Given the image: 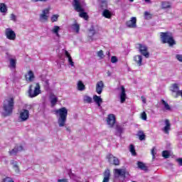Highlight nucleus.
<instances>
[{
	"label": "nucleus",
	"instance_id": "nucleus-1",
	"mask_svg": "<svg viewBox=\"0 0 182 182\" xmlns=\"http://www.w3.org/2000/svg\"><path fill=\"white\" fill-rule=\"evenodd\" d=\"M15 109V97L13 96L6 98L3 102L4 117L11 116Z\"/></svg>",
	"mask_w": 182,
	"mask_h": 182
},
{
	"label": "nucleus",
	"instance_id": "nucleus-2",
	"mask_svg": "<svg viewBox=\"0 0 182 182\" xmlns=\"http://www.w3.org/2000/svg\"><path fill=\"white\" fill-rule=\"evenodd\" d=\"M56 116H58V123L59 127H64L68 120V109L65 107L55 110Z\"/></svg>",
	"mask_w": 182,
	"mask_h": 182
},
{
	"label": "nucleus",
	"instance_id": "nucleus-3",
	"mask_svg": "<svg viewBox=\"0 0 182 182\" xmlns=\"http://www.w3.org/2000/svg\"><path fill=\"white\" fill-rule=\"evenodd\" d=\"M160 39L161 43H168L170 48H173V46L177 43L174 39V36H173V33L171 32H161Z\"/></svg>",
	"mask_w": 182,
	"mask_h": 182
},
{
	"label": "nucleus",
	"instance_id": "nucleus-4",
	"mask_svg": "<svg viewBox=\"0 0 182 182\" xmlns=\"http://www.w3.org/2000/svg\"><path fill=\"white\" fill-rule=\"evenodd\" d=\"M73 5L75 11H76V12H80V18H82L85 21L89 19V15H87V13L85 12V9L82 7V4H80V1H79V0H74Z\"/></svg>",
	"mask_w": 182,
	"mask_h": 182
},
{
	"label": "nucleus",
	"instance_id": "nucleus-5",
	"mask_svg": "<svg viewBox=\"0 0 182 182\" xmlns=\"http://www.w3.org/2000/svg\"><path fill=\"white\" fill-rule=\"evenodd\" d=\"M42 93V91L41 90V85L39 82L36 83V86L33 90V85H30L28 87V94L29 97L33 98L36 97V96H39Z\"/></svg>",
	"mask_w": 182,
	"mask_h": 182
},
{
	"label": "nucleus",
	"instance_id": "nucleus-6",
	"mask_svg": "<svg viewBox=\"0 0 182 182\" xmlns=\"http://www.w3.org/2000/svg\"><path fill=\"white\" fill-rule=\"evenodd\" d=\"M136 49H139V51L143 56L145 58H149L150 53H149V48L146 47V45L141 43L136 44Z\"/></svg>",
	"mask_w": 182,
	"mask_h": 182
},
{
	"label": "nucleus",
	"instance_id": "nucleus-7",
	"mask_svg": "<svg viewBox=\"0 0 182 182\" xmlns=\"http://www.w3.org/2000/svg\"><path fill=\"white\" fill-rule=\"evenodd\" d=\"M5 36L9 41H15L16 39V33L10 28H6Z\"/></svg>",
	"mask_w": 182,
	"mask_h": 182
},
{
	"label": "nucleus",
	"instance_id": "nucleus-8",
	"mask_svg": "<svg viewBox=\"0 0 182 182\" xmlns=\"http://www.w3.org/2000/svg\"><path fill=\"white\" fill-rule=\"evenodd\" d=\"M126 26L133 29L137 28V18L131 17L130 20L126 22Z\"/></svg>",
	"mask_w": 182,
	"mask_h": 182
},
{
	"label": "nucleus",
	"instance_id": "nucleus-9",
	"mask_svg": "<svg viewBox=\"0 0 182 182\" xmlns=\"http://www.w3.org/2000/svg\"><path fill=\"white\" fill-rule=\"evenodd\" d=\"M19 119L21 122H26L29 119V110L23 109L20 112Z\"/></svg>",
	"mask_w": 182,
	"mask_h": 182
},
{
	"label": "nucleus",
	"instance_id": "nucleus-10",
	"mask_svg": "<svg viewBox=\"0 0 182 182\" xmlns=\"http://www.w3.org/2000/svg\"><path fill=\"white\" fill-rule=\"evenodd\" d=\"M107 159L109 161V163H112L114 166H119L120 165V161H119V159L116 156H113L112 154H109L107 156Z\"/></svg>",
	"mask_w": 182,
	"mask_h": 182
},
{
	"label": "nucleus",
	"instance_id": "nucleus-11",
	"mask_svg": "<svg viewBox=\"0 0 182 182\" xmlns=\"http://www.w3.org/2000/svg\"><path fill=\"white\" fill-rule=\"evenodd\" d=\"M106 120L108 126L113 127L116 123V117L113 114H109Z\"/></svg>",
	"mask_w": 182,
	"mask_h": 182
},
{
	"label": "nucleus",
	"instance_id": "nucleus-12",
	"mask_svg": "<svg viewBox=\"0 0 182 182\" xmlns=\"http://www.w3.org/2000/svg\"><path fill=\"white\" fill-rule=\"evenodd\" d=\"M105 88V83L103 81H98L96 84L95 91L98 95H102L103 89Z\"/></svg>",
	"mask_w": 182,
	"mask_h": 182
},
{
	"label": "nucleus",
	"instance_id": "nucleus-13",
	"mask_svg": "<svg viewBox=\"0 0 182 182\" xmlns=\"http://www.w3.org/2000/svg\"><path fill=\"white\" fill-rule=\"evenodd\" d=\"M114 174L115 177L116 176H120L121 177H123V178H126V174H129V172H127L126 169L115 168L114 170Z\"/></svg>",
	"mask_w": 182,
	"mask_h": 182
},
{
	"label": "nucleus",
	"instance_id": "nucleus-14",
	"mask_svg": "<svg viewBox=\"0 0 182 182\" xmlns=\"http://www.w3.org/2000/svg\"><path fill=\"white\" fill-rule=\"evenodd\" d=\"M23 150V146H22V145H20V146L16 145L14 147V149L9 151V154L10 156H16L18 151H22Z\"/></svg>",
	"mask_w": 182,
	"mask_h": 182
},
{
	"label": "nucleus",
	"instance_id": "nucleus-15",
	"mask_svg": "<svg viewBox=\"0 0 182 182\" xmlns=\"http://www.w3.org/2000/svg\"><path fill=\"white\" fill-rule=\"evenodd\" d=\"M119 97H120V103H124V102H126V97H127L126 88H124V85L121 86V93L119 95Z\"/></svg>",
	"mask_w": 182,
	"mask_h": 182
},
{
	"label": "nucleus",
	"instance_id": "nucleus-16",
	"mask_svg": "<svg viewBox=\"0 0 182 182\" xmlns=\"http://www.w3.org/2000/svg\"><path fill=\"white\" fill-rule=\"evenodd\" d=\"M25 77L26 82H33V80H35V74L33 73V71L29 70L28 73L26 74Z\"/></svg>",
	"mask_w": 182,
	"mask_h": 182
},
{
	"label": "nucleus",
	"instance_id": "nucleus-17",
	"mask_svg": "<svg viewBox=\"0 0 182 182\" xmlns=\"http://www.w3.org/2000/svg\"><path fill=\"white\" fill-rule=\"evenodd\" d=\"M71 28L75 33H79L80 32V24L77 21H75L74 23L71 25Z\"/></svg>",
	"mask_w": 182,
	"mask_h": 182
},
{
	"label": "nucleus",
	"instance_id": "nucleus-18",
	"mask_svg": "<svg viewBox=\"0 0 182 182\" xmlns=\"http://www.w3.org/2000/svg\"><path fill=\"white\" fill-rule=\"evenodd\" d=\"M104 178L102 182H109L110 181V170L109 168L105 169L103 173Z\"/></svg>",
	"mask_w": 182,
	"mask_h": 182
},
{
	"label": "nucleus",
	"instance_id": "nucleus-19",
	"mask_svg": "<svg viewBox=\"0 0 182 182\" xmlns=\"http://www.w3.org/2000/svg\"><path fill=\"white\" fill-rule=\"evenodd\" d=\"M161 9H171V2L164 1L161 3Z\"/></svg>",
	"mask_w": 182,
	"mask_h": 182
},
{
	"label": "nucleus",
	"instance_id": "nucleus-20",
	"mask_svg": "<svg viewBox=\"0 0 182 182\" xmlns=\"http://www.w3.org/2000/svg\"><path fill=\"white\" fill-rule=\"evenodd\" d=\"M165 124L166 126L164 127L163 131L166 134H168L170 133V127L171 126V124H170V121L168 119H166Z\"/></svg>",
	"mask_w": 182,
	"mask_h": 182
},
{
	"label": "nucleus",
	"instance_id": "nucleus-21",
	"mask_svg": "<svg viewBox=\"0 0 182 182\" xmlns=\"http://www.w3.org/2000/svg\"><path fill=\"white\" fill-rule=\"evenodd\" d=\"M50 9L43 10V13L40 15V19L48 21V14H49Z\"/></svg>",
	"mask_w": 182,
	"mask_h": 182
},
{
	"label": "nucleus",
	"instance_id": "nucleus-22",
	"mask_svg": "<svg viewBox=\"0 0 182 182\" xmlns=\"http://www.w3.org/2000/svg\"><path fill=\"white\" fill-rule=\"evenodd\" d=\"M134 60L136 62L138 66H141L143 65V58L140 55H136L134 57Z\"/></svg>",
	"mask_w": 182,
	"mask_h": 182
},
{
	"label": "nucleus",
	"instance_id": "nucleus-23",
	"mask_svg": "<svg viewBox=\"0 0 182 182\" xmlns=\"http://www.w3.org/2000/svg\"><path fill=\"white\" fill-rule=\"evenodd\" d=\"M93 100L97 103V106L100 107V103H102L103 100H102V97L97 96V95H94L93 96Z\"/></svg>",
	"mask_w": 182,
	"mask_h": 182
},
{
	"label": "nucleus",
	"instance_id": "nucleus-24",
	"mask_svg": "<svg viewBox=\"0 0 182 182\" xmlns=\"http://www.w3.org/2000/svg\"><path fill=\"white\" fill-rule=\"evenodd\" d=\"M136 136H138L141 141H143V140H146V134H144V132L141 130L138 131Z\"/></svg>",
	"mask_w": 182,
	"mask_h": 182
},
{
	"label": "nucleus",
	"instance_id": "nucleus-25",
	"mask_svg": "<svg viewBox=\"0 0 182 182\" xmlns=\"http://www.w3.org/2000/svg\"><path fill=\"white\" fill-rule=\"evenodd\" d=\"M138 168H140V170H143L144 171H147L148 168L146 164L141 161L137 162Z\"/></svg>",
	"mask_w": 182,
	"mask_h": 182
},
{
	"label": "nucleus",
	"instance_id": "nucleus-26",
	"mask_svg": "<svg viewBox=\"0 0 182 182\" xmlns=\"http://www.w3.org/2000/svg\"><path fill=\"white\" fill-rule=\"evenodd\" d=\"M102 15L107 19H110V18H112V13L107 9L103 11Z\"/></svg>",
	"mask_w": 182,
	"mask_h": 182
},
{
	"label": "nucleus",
	"instance_id": "nucleus-27",
	"mask_svg": "<svg viewBox=\"0 0 182 182\" xmlns=\"http://www.w3.org/2000/svg\"><path fill=\"white\" fill-rule=\"evenodd\" d=\"M8 11V7H6V4L4 3H0V12L2 14H5Z\"/></svg>",
	"mask_w": 182,
	"mask_h": 182
},
{
	"label": "nucleus",
	"instance_id": "nucleus-28",
	"mask_svg": "<svg viewBox=\"0 0 182 182\" xmlns=\"http://www.w3.org/2000/svg\"><path fill=\"white\" fill-rule=\"evenodd\" d=\"M59 31H60V27H59V26H55L52 29L51 32H53V33H55V35H56V36L59 38Z\"/></svg>",
	"mask_w": 182,
	"mask_h": 182
},
{
	"label": "nucleus",
	"instance_id": "nucleus-29",
	"mask_svg": "<svg viewBox=\"0 0 182 182\" xmlns=\"http://www.w3.org/2000/svg\"><path fill=\"white\" fill-rule=\"evenodd\" d=\"M50 103H51V107H54L55 106H56V104L58 103V98L56 97V96L53 95L50 97Z\"/></svg>",
	"mask_w": 182,
	"mask_h": 182
},
{
	"label": "nucleus",
	"instance_id": "nucleus-30",
	"mask_svg": "<svg viewBox=\"0 0 182 182\" xmlns=\"http://www.w3.org/2000/svg\"><path fill=\"white\" fill-rule=\"evenodd\" d=\"M161 102L164 106V109L166 110H168V112L171 110V107H170V105H168V103H167V102H166L164 100H161Z\"/></svg>",
	"mask_w": 182,
	"mask_h": 182
},
{
	"label": "nucleus",
	"instance_id": "nucleus-31",
	"mask_svg": "<svg viewBox=\"0 0 182 182\" xmlns=\"http://www.w3.org/2000/svg\"><path fill=\"white\" fill-rule=\"evenodd\" d=\"M9 62H10V68L15 69L16 68V59L10 58Z\"/></svg>",
	"mask_w": 182,
	"mask_h": 182
},
{
	"label": "nucleus",
	"instance_id": "nucleus-32",
	"mask_svg": "<svg viewBox=\"0 0 182 182\" xmlns=\"http://www.w3.org/2000/svg\"><path fill=\"white\" fill-rule=\"evenodd\" d=\"M96 35V31L95 30V27L92 26L90 29L89 30L88 36L90 38H92Z\"/></svg>",
	"mask_w": 182,
	"mask_h": 182
},
{
	"label": "nucleus",
	"instance_id": "nucleus-33",
	"mask_svg": "<svg viewBox=\"0 0 182 182\" xmlns=\"http://www.w3.org/2000/svg\"><path fill=\"white\" fill-rule=\"evenodd\" d=\"M77 89L78 90H85V84L82 81H79L77 83Z\"/></svg>",
	"mask_w": 182,
	"mask_h": 182
},
{
	"label": "nucleus",
	"instance_id": "nucleus-34",
	"mask_svg": "<svg viewBox=\"0 0 182 182\" xmlns=\"http://www.w3.org/2000/svg\"><path fill=\"white\" fill-rule=\"evenodd\" d=\"M152 17H153V15H151V14H150L149 11L144 12V19H146V20L151 19Z\"/></svg>",
	"mask_w": 182,
	"mask_h": 182
},
{
	"label": "nucleus",
	"instance_id": "nucleus-35",
	"mask_svg": "<svg viewBox=\"0 0 182 182\" xmlns=\"http://www.w3.org/2000/svg\"><path fill=\"white\" fill-rule=\"evenodd\" d=\"M129 151L132 153V156H136L137 154V153H136V149H134V145L133 144L130 145Z\"/></svg>",
	"mask_w": 182,
	"mask_h": 182
},
{
	"label": "nucleus",
	"instance_id": "nucleus-36",
	"mask_svg": "<svg viewBox=\"0 0 182 182\" xmlns=\"http://www.w3.org/2000/svg\"><path fill=\"white\" fill-rule=\"evenodd\" d=\"M84 102L85 103H92V97H89L87 95H85L84 97Z\"/></svg>",
	"mask_w": 182,
	"mask_h": 182
},
{
	"label": "nucleus",
	"instance_id": "nucleus-37",
	"mask_svg": "<svg viewBox=\"0 0 182 182\" xmlns=\"http://www.w3.org/2000/svg\"><path fill=\"white\" fill-rule=\"evenodd\" d=\"M59 18V15L54 14L51 17V22H58V19Z\"/></svg>",
	"mask_w": 182,
	"mask_h": 182
},
{
	"label": "nucleus",
	"instance_id": "nucleus-38",
	"mask_svg": "<svg viewBox=\"0 0 182 182\" xmlns=\"http://www.w3.org/2000/svg\"><path fill=\"white\" fill-rule=\"evenodd\" d=\"M162 156L164 157V159H168V157H170V153L168 151H163Z\"/></svg>",
	"mask_w": 182,
	"mask_h": 182
},
{
	"label": "nucleus",
	"instance_id": "nucleus-39",
	"mask_svg": "<svg viewBox=\"0 0 182 182\" xmlns=\"http://www.w3.org/2000/svg\"><path fill=\"white\" fill-rule=\"evenodd\" d=\"M13 168H14L16 173H19V166L16 162H13Z\"/></svg>",
	"mask_w": 182,
	"mask_h": 182
},
{
	"label": "nucleus",
	"instance_id": "nucleus-40",
	"mask_svg": "<svg viewBox=\"0 0 182 182\" xmlns=\"http://www.w3.org/2000/svg\"><path fill=\"white\" fill-rule=\"evenodd\" d=\"M151 154L152 156V159H156V155L157 154V152L156 151V147H153L151 151Z\"/></svg>",
	"mask_w": 182,
	"mask_h": 182
},
{
	"label": "nucleus",
	"instance_id": "nucleus-41",
	"mask_svg": "<svg viewBox=\"0 0 182 182\" xmlns=\"http://www.w3.org/2000/svg\"><path fill=\"white\" fill-rule=\"evenodd\" d=\"M2 182H15L14 181V179L11 177H6L3 178Z\"/></svg>",
	"mask_w": 182,
	"mask_h": 182
},
{
	"label": "nucleus",
	"instance_id": "nucleus-42",
	"mask_svg": "<svg viewBox=\"0 0 182 182\" xmlns=\"http://www.w3.org/2000/svg\"><path fill=\"white\" fill-rule=\"evenodd\" d=\"M97 56L98 58H100V59H103L105 58V54H103V51L102 50L97 52Z\"/></svg>",
	"mask_w": 182,
	"mask_h": 182
},
{
	"label": "nucleus",
	"instance_id": "nucleus-43",
	"mask_svg": "<svg viewBox=\"0 0 182 182\" xmlns=\"http://www.w3.org/2000/svg\"><path fill=\"white\" fill-rule=\"evenodd\" d=\"M172 87H173L172 92H178V85L177 83L173 84Z\"/></svg>",
	"mask_w": 182,
	"mask_h": 182
},
{
	"label": "nucleus",
	"instance_id": "nucleus-44",
	"mask_svg": "<svg viewBox=\"0 0 182 182\" xmlns=\"http://www.w3.org/2000/svg\"><path fill=\"white\" fill-rule=\"evenodd\" d=\"M141 118L142 119V120H147V114H146V112H143L141 114Z\"/></svg>",
	"mask_w": 182,
	"mask_h": 182
},
{
	"label": "nucleus",
	"instance_id": "nucleus-45",
	"mask_svg": "<svg viewBox=\"0 0 182 182\" xmlns=\"http://www.w3.org/2000/svg\"><path fill=\"white\" fill-rule=\"evenodd\" d=\"M117 60H118L117 57H116V56H112L111 58V63H117Z\"/></svg>",
	"mask_w": 182,
	"mask_h": 182
},
{
	"label": "nucleus",
	"instance_id": "nucleus-46",
	"mask_svg": "<svg viewBox=\"0 0 182 182\" xmlns=\"http://www.w3.org/2000/svg\"><path fill=\"white\" fill-rule=\"evenodd\" d=\"M68 63L70 65V66H75V63L73 62L72 57L68 58Z\"/></svg>",
	"mask_w": 182,
	"mask_h": 182
},
{
	"label": "nucleus",
	"instance_id": "nucleus-47",
	"mask_svg": "<svg viewBox=\"0 0 182 182\" xmlns=\"http://www.w3.org/2000/svg\"><path fill=\"white\" fill-rule=\"evenodd\" d=\"M176 58L179 62H182V55L177 54Z\"/></svg>",
	"mask_w": 182,
	"mask_h": 182
},
{
	"label": "nucleus",
	"instance_id": "nucleus-48",
	"mask_svg": "<svg viewBox=\"0 0 182 182\" xmlns=\"http://www.w3.org/2000/svg\"><path fill=\"white\" fill-rule=\"evenodd\" d=\"M181 96L182 97V90H178L176 92V96H175L176 98L178 97Z\"/></svg>",
	"mask_w": 182,
	"mask_h": 182
},
{
	"label": "nucleus",
	"instance_id": "nucleus-49",
	"mask_svg": "<svg viewBox=\"0 0 182 182\" xmlns=\"http://www.w3.org/2000/svg\"><path fill=\"white\" fill-rule=\"evenodd\" d=\"M65 55L66 56V58H68L69 59V58H72V56L70 55V53H69V52L68 50H65Z\"/></svg>",
	"mask_w": 182,
	"mask_h": 182
},
{
	"label": "nucleus",
	"instance_id": "nucleus-50",
	"mask_svg": "<svg viewBox=\"0 0 182 182\" xmlns=\"http://www.w3.org/2000/svg\"><path fill=\"white\" fill-rule=\"evenodd\" d=\"M176 161L178 163L179 166H182V158L177 159Z\"/></svg>",
	"mask_w": 182,
	"mask_h": 182
},
{
	"label": "nucleus",
	"instance_id": "nucleus-51",
	"mask_svg": "<svg viewBox=\"0 0 182 182\" xmlns=\"http://www.w3.org/2000/svg\"><path fill=\"white\" fill-rule=\"evenodd\" d=\"M117 130L119 133H122V132H123V129L119 126H117Z\"/></svg>",
	"mask_w": 182,
	"mask_h": 182
},
{
	"label": "nucleus",
	"instance_id": "nucleus-52",
	"mask_svg": "<svg viewBox=\"0 0 182 182\" xmlns=\"http://www.w3.org/2000/svg\"><path fill=\"white\" fill-rule=\"evenodd\" d=\"M11 18L12 21H16V16L14 14H11Z\"/></svg>",
	"mask_w": 182,
	"mask_h": 182
},
{
	"label": "nucleus",
	"instance_id": "nucleus-53",
	"mask_svg": "<svg viewBox=\"0 0 182 182\" xmlns=\"http://www.w3.org/2000/svg\"><path fill=\"white\" fill-rule=\"evenodd\" d=\"M34 2H46L48 0H33Z\"/></svg>",
	"mask_w": 182,
	"mask_h": 182
},
{
	"label": "nucleus",
	"instance_id": "nucleus-54",
	"mask_svg": "<svg viewBox=\"0 0 182 182\" xmlns=\"http://www.w3.org/2000/svg\"><path fill=\"white\" fill-rule=\"evenodd\" d=\"M58 182H68V179L64 178V179H58Z\"/></svg>",
	"mask_w": 182,
	"mask_h": 182
},
{
	"label": "nucleus",
	"instance_id": "nucleus-55",
	"mask_svg": "<svg viewBox=\"0 0 182 182\" xmlns=\"http://www.w3.org/2000/svg\"><path fill=\"white\" fill-rule=\"evenodd\" d=\"M141 99L143 103H146V97L142 96V97H141Z\"/></svg>",
	"mask_w": 182,
	"mask_h": 182
},
{
	"label": "nucleus",
	"instance_id": "nucleus-56",
	"mask_svg": "<svg viewBox=\"0 0 182 182\" xmlns=\"http://www.w3.org/2000/svg\"><path fill=\"white\" fill-rule=\"evenodd\" d=\"M45 84L46 85V86H49V80H46L45 81Z\"/></svg>",
	"mask_w": 182,
	"mask_h": 182
},
{
	"label": "nucleus",
	"instance_id": "nucleus-57",
	"mask_svg": "<svg viewBox=\"0 0 182 182\" xmlns=\"http://www.w3.org/2000/svg\"><path fill=\"white\" fill-rule=\"evenodd\" d=\"M107 76H112V73H110V71H107Z\"/></svg>",
	"mask_w": 182,
	"mask_h": 182
},
{
	"label": "nucleus",
	"instance_id": "nucleus-58",
	"mask_svg": "<svg viewBox=\"0 0 182 182\" xmlns=\"http://www.w3.org/2000/svg\"><path fill=\"white\" fill-rule=\"evenodd\" d=\"M145 2H150V0H144Z\"/></svg>",
	"mask_w": 182,
	"mask_h": 182
},
{
	"label": "nucleus",
	"instance_id": "nucleus-59",
	"mask_svg": "<svg viewBox=\"0 0 182 182\" xmlns=\"http://www.w3.org/2000/svg\"><path fill=\"white\" fill-rule=\"evenodd\" d=\"M134 0H129V2H134Z\"/></svg>",
	"mask_w": 182,
	"mask_h": 182
},
{
	"label": "nucleus",
	"instance_id": "nucleus-60",
	"mask_svg": "<svg viewBox=\"0 0 182 182\" xmlns=\"http://www.w3.org/2000/svg\"><path fill=\"white\" fill-rule=\"evenodd\" d=\"M108 55H110V52H108Z\"/></svg>",
	"mask_w": 182,
	"mask_h": 182
}]
</instances>
